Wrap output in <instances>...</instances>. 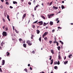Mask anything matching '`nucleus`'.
<instances>
[{
    "label": "nucleus",
    "mask_w": 73,
    "mask_h": 73,
    "mask_svg": "<svg viewBox=\"0 0 73 73\" xmlns=\"http://www.w3.org/2000/svg\"><path fill=\"white\" fill-rule=\"evenodd\" d=\"M32 53H33L34 54L35 53V51L34 50H33V52H32Z\"/></svg>",
    "instance_id": "53"
},
{
    "label": "nucleus",
    "mask_w": 73,
    "mask_h": 73,
    "mask_svg": "<svg viewBox=\"0 0 73 73\" xmlns=\"http://www.w3.org/2000/svg\"><path fill=\"white\" fill-rule=\"evenodd\" d=\"M46 25V24L45 23H44L43 26H45Z\"/></svg>",
    "instance_id": "36"
},
{
    "label": "nucleus",
    "mask_w": 73,
    "mask_h": 73,
    "mask_svg": "<svg viewBox=\"0 0 73 73\" xmlns=\"http://www.w3.org/2000/svg\"><path fill=\"white\" fill-rule=\"evenodd\" d=\"M9 16L8 15H7V19H9Z\"/></svg>",
    "instance_id": "46"
},
{
    "label": "nucleus",
    "mask_w": 73,
    "mask_h": 73,
    "mask_svg": "<svg viewBox=\"0 0 73 73\" xmlns=\"http://www.w3.org/2000/svg\"><path fill=\"white\" fill-rule=\"evenodd\" d=\"M19 14V12L18 13H17V15H18Z\"/></svg>",
    "instance_id": "59"
},
{
    "label": "nucleus",
    "mask_w": 73,
    "mask_h": 73,
    "mask_svg": "<svg viewBox=\"0 0 73 73\" xmlns=\"http://www.w3.org/2000/svg\"><path fill=\"white\" fill-rule=\"evenodd\" d=\"M53 60H53V59L51 60V63H50V64L51 65H52V64H53Z\"/></svg>",
    "instance_id": "9"
},
{
    "label": "nucleus",
    "mask_w": 73,
    "mask_h": 73,
    "mask_svg": "<svg viewBox=\"0 0 73 73\" xmlns=\"http://www.w3.org/2000/svg\"><path fill=\"white\" fill-rule=\"evenodd\" d=\"M58 62L57 63V64L58 65H59L60 64V62L59 61H58Z\"/></svg>",
    "instance_id": "33"
},
{
    "label": "nucleus",
    "mask_w": 73,
    "mask_h": 73,
    "mask_svg": "<svg viewBox=\"0 0 73 73\" xmlns=\"http://www.w3.org/2000/svg\"><path fill=\"white\" fill-rule=\"evenodd\" d=\"M51 53H52V54H54V51H53V50H51Z\"/></svg>",
    "instance_id": "17"
},
{
    "label": "nucleus",
    "mask_w": 73,
    "mask_h": 73,
    "mask_svg": "<svg viewBox=\"0 0 73 73\" xmlns=\"http://www.w3.org/2000/svg\"><path fill=\"white\" fill-rule=\"evenodd\" d=\"M30 69L31 70H32V67L30 68Z\"/></svg>",
    "instance_id": "60"
},
{
    "label": "nucleus",
    "mask_w": 73,
    "mask_h": 73,
    "mask_svg": "<svg viewBox=\"0 0 73 73\" xmlns=\"http://www.w3.org/2000/svg\"><path fill=\"white\" fill-rule=\"evenodd\" d=\"M68 61H65L64 62V64L65 65L66 64H68Z\"/></svg>",
    "instance_id": "15"
},
{
    "label": "nucleus",
    "mask_w": 73,
    "mask_h": 73,
    "mask_svg": "<svg viewBox=\"0 0 73 73\" xmlns=\"http://www.w3.org/2000/svg\"><path fill=\"white\" fill-rule=\"evenodd\" d=\"M31 3L30 1L28 3V4H29V5H31Z\"/></svg>",
    "instance_id": "25"
},
{
    "label": "nucleus",
    "mask_w": 73,
    "mask_h": 73,
    "mask_svg": "<svg viewBox=\"0 0 73 73\" xmlns=\"http://www.w3.org/2000/svg\"><path fill=\"white\" fill-rule=\"evenodd\" d=\"M49 42L50 43V44H51L52 43V41L50 40Z\"/></svg>",
    "instance_id": "43"
},
{
    "label": "nucleus",
    "mask_w": 73,
    "mask_h": 73,
    "mask_svg": "<svg viewBox=\"0 0 73 73\" xmlns=\"http://www.w3.org/2000/svg\"><path fill=\"white\" fill-rule=\"evenodd\" d=\"M59 42L61 43V44L63 45L64 44L63 42H62L61 40H60Z\"/></svg>",
    "instance_id": "20"
},
{
    "label": "nucleus",
    "mask_w": 73,
    "mask_h": 73,
    "mask_svg": "<svg viewBox=\"0 0 73 73\" xmlns=\"http://www.w3.org/2000/svg\"><path fill=\"white\" fill-rule=\"evenodd\" d=\"M51 15V16H52L54 15V14H51V15Z\"/></svg>",
    "instance_id": "62"
},
{
    "label": "nucleus",
    "mask_w": 73,
    "mask_h": 73,
    "mask_svg": "<svg viewBox=\"0 0 73 73\" xmlns=\"http://www.w3.org/2000/svg\"><path fill=\"white\" fill-rule=\"evenodd\" d=\"M38 23H39V26H40L42 25H43V22L42 21L38 22Z\"/></svg>",
    "instance_id": "4"
},
{
    "label": "nucleus",
    "mask_w": 73,
    "mask_h": 73,
    "mask_svg": "<svg viewBox=\"0 0 73 73\" xmlns=\"http://www.w3.org/2000/svg\"><path fill=\"white\" fill-rule=\"evenodd\" d=\"M10 8L11 9H13V7H12V6H10Z\"/></svg>",
    "instance_id": "51"
},
{
    "label": "nucleus",
    "mask_w": 73,
    "mask_h": 73,
    "mask_svg": "<svg viewBox=\"0 0 73 73\" xmlns=\"http://www.w3.org/2000/svg\"><path fill=\"white\" fill-rule=\"evenodd\" d=\"M5 44V43H3V42L1 43V46H2V48H3H3L4 47Z\"/></svg>",
    "instance_id": "5"
},
{
    "label": "nucleus",
    "mask_w": 73,
    "mask_h": 73,
    "mask_svg": "<svg viewBox=\"0 0 73 73\" xmlns=\"http://www.w3.org/2000/svg\"><path fill=\"white\" fill-rule=\"evenodd\" d=\"M62 3H64V1H62Z\"/></svg>",
    "instance_id": "57"
},
{
    "label": "nucleus",
    "mask_w": 73,
    "mask_h": 73,
    "mask_svg": "<svg viewBox=\"0 0 73 73\" xmlns=\"http://www.w3.org/2000/svg\"><path fill=\"white\" fill-rule=\"evenodd\" d=\"M60 22V21L59 20H58V21L57 22V23H59Z\"/></svg>",
    "instance_id": "56"
},
{
    "label": "nucleus",
    "mask_w": 73,
    "mask_h": 73,
    "mask_svg": "<svg viewBox=\"0 0 73 73\" xmlns=\"http://www.w3.org/2000/svg\"><path fill=\"white\" fill-rule=\"evenodd\" d=\"M33 4L35 5V4H36V1H35V0H34V1H33Z\"/></svg>",
    "instance_id": "16"
},
{
    "label": "nucleus",
    "mask_w": 73,
    "mask_h": 73,
    "mask_svg": "<svg viewBox=\"0 0 73 73\" xmlns=\"http://www.w3.org/2000/svg\"><path fill=\"white\" fill-rule=\"evenodd\" d=\"M66 59V56H65L64 58V60H65Z\"/></svg>",
    "instance_id": "64"
},
{
    "label": "nucleus",
    "mask_w": 73,
    "mask_h": 73,
    "mask_svg": "<svg viewBox=\"0 0 73 73\" xmlns=\"http://www.w3.org/2000/svg\"><path fill=\"white\" fill-rule=\"evenodd\" d=\"M59 19L58 18H57L56 20V21H57Z\"/></svg>",
    "instance_id": "63"
},
{
    "label": "nucleus",
    "mask_w": 73,
    "mask_h": 73,
    "mask_svg": "<svg viewBox=\"0 0 73 73\" xmlns=\"http://www.w3.org/2000/svg\"><path fill=\"white\" fill-rule=\"evenodd\" d=\"M5 30L7 31L8 30V27H7V28H5Z\"/></svg>",
    "instance_id": "39"
},
{
    "label": "nucleus",
    "mask_w": 73,
    "mask_h": 73,
    "mask_svg": "<svg viewBox=\"0 0 73 73\" xmlns=\"http://www.w3.org/2000/svg\"><path fill=\"white\" fill-rule=\"evenodd\" d=\"M54 64H56V65L57 64V62H55L54 63Z\"/></svg>",
    "instance_id": "34"
},
{
    "label": "nucleus",
    "mask_w": 73,
    "mask_h": 73,
    "mask_svg": "<svg viewBox=\"0 0 73 73\" xmlns=\"http://www.w3.org/2000/svg\"><path fill=\"white\" fill-rule=\"evenodd\" d=\"M53 9H56V10L58 9V7H56L53 6Z\"/></svg>",
    "instance_id": "8"
},
{
    "label": "nucleus",
    "mask_w": 73,
    "mask_h": 73,
    "mask_svg": "<svg viewBox=\"0 0 73 73\" xmlns=\"http://www.w3.org/2000/svg\"><path fill=\"white\" fill-rule=\"evenodd\" d=\"M7 56H9L10 54V53L9 52H7Z\"/></svg>",
    "instance_id": "40"
},
{
    "label": "nucleus",
    "mask_w": 73,
    "mask_h": 73,
    "mask_svg": "<svg viewBox=\"0 0 73 73\" xmlns=\"http://www.w3.org/2000/svg\"><path fill=\"white\" fill-rule=\"evenodd\" d=\"M52 3H53V1H52V2H51L50 3V5H49V6H51L52 5Z\"/></svg>",
    "instance_id": "26"
},
{
    "label": "nucleus",
    "mask_w": 73,
    "mask_h": 73,
    "mask_svg": "<svg viewBox=\"0 0 73 73\" xmlns=\"http://www.w3.org/2000/svg\"><path fill=\"white\" fill-rule=\"evenodd\" d=\"M31 36H32L31 37V38L32 39H33V36H34V35H31Z\"/></svg>",
    "instance_id": "29"
},
{
    "label": "nucleus",
    "mask_w": 73,
    "mask_h": 73,
    "mask_svg": "<svg viewBox=\"0 0 73 73\" xmlns=\"http://www.w3.org/2000/svg\"><path fill=\"white\" fill-rule=\"evenodd\" d=\"M57 48H58V49L59 50H60V46H58V47H57Z\"/></svg>",
    "instance_id": "30"
},
{
    "label": "nucleus",
    "mask_w": 73,
    "mask_h": 73,
    "mask_svg": "<svg viewBox=\"0 0 73 73\" xmlns=\"http://www.w3.org/2000/svg\"><path fill=\"white\" fill-rule=\"evenodd\" d=\"M37 22H38V21L37 20L36 21H35V22H34L33 23H37Z\"/></svg>",
    "instance_id": "37"
},
{
    "label": "nucleus",
    "mask_w": 73,
    "mask_h": 73,
    "mask_svg": "<svg viewBox=\"0 0 73 73\" xmlns=\"http://www.w3.org/2000/svg\"><path fill=\"white\" fill-rule=\"evenodd\" d=\"M2 72V69L0 68V72Z\"/></svg>",
    "instance_id": "41"
},
{
    "label": "nucleus",
    "mask_w": 73,
    "mask_h": 73,
    "mask_svg": "<svg viewBox=\"0 0 73 73\" xmlns=\"http://www.w3.org/2000/svg\"><path fill=\"white\" fill-rule=\"evenodd\" d=\"M5 26H4L3 27V28L4 29L5 28Z\"/></svg>",
    "instance_id": "50"
},
{
    "label": "nucleus",
    "mask_w": 73,
    "mask_h": 73,
    "mask_svg": "<svg viewBox=\"0 0 73 73\" xmlns=\"http://www.w3.org/2000/svg\"><path fill=\"white\" fill-rule=\"evenodd\" d=\"M4 0H1V1L2 3H3L4 2Z\"/></svg>",
    "instance_id": "52"
},
{
    "label": "nucleus",
    "mask_w": 73,
    "mask_h": 73,
    "mask_svg": "<svg viewBox=\"0 0 73 73\" xmlns=\"http://www.w3.org/2000/svg\"><path fill=\"white\" fill-rule=\"evenodd\" d=\"M36 7H35L34 8V11H36Z\"/></svg>",
    "instance_id": "54"
},
{
    "label": "nucleus",
    "mask_w": 73,
    "mask_h": 73,
    "mask_svg": "<svg viewBox=\"0 0 73 73\" xmlns=\"http://www.w3.org/2000/svg\"><path fill=\"white\" fill-rule=\"evenodd\" d=\"M6 4H7V5H8L9 4V3L8 2H6Z\"/></svg>",
    "instance_id": "45"
},
{
    "label": "nucleus",
    "mask_w": 73,
    "mask_h": 73,
    "mask_svg": "<svg viewBox=\"0 0 73 73\" xmlns=\"http://www.w3.org/2000/svg\"><path fill=\"white\" fill-rule=\"evenodd\" d=\"M3 20L4 23H5V20L4 19V18H3Z\"/></svg>",
    "instance_id": "24"
},
{
    "label": "nucleus",
    "mask_w": 73,
    "mask_h": 73,
    "mask_svg": "<svg viewBox=\"0 0 73 73\" xmlns=\"http://www.w3.org/2000/svg\"><path fill=\"white\" fill-rule=\"evenodd\" d=\"M55 31V30L54 29H53L52 30V33H53Z\"/></svg>",
    "instance_id": "48"
},
{
    "label": "nucleus",
    "mask_w": 73,
    "mask_h": 73,
    "mask_svg": "<svg viewBox=\"0 0 73 73\" xmlns=\"http://www.w3.org/2000/svg\"><path fill=\"white\" fill-rule=\"evenodd\" d=\"M8 19L9 21H10V20L9 18H8Z\"/></svg>",
    "instance_id": "61"
},
{
    "label": "nucleus",
    "mask_w": 73,
    "mask_h": 73,
    "mask_svg": "<svg viewBox=\"0 0 73 73\" xmlns=\"http://www.w3.org/2000/svg\"><path fill=\"white\" fill-rule=\"evenodd\" d=\"M61 8H62V10H63V9H64L65 7H64V6L63 5H62Z\"/></svg>",
    "instance_id": "19"
},
{
    "label": "nucleus",
    "mask_w": 73,
    "mask_h": 73,
    "mask_svg": "<svg viewBox=\"0 0 73 73\" xmlns=\"http://www.w3.org/2000/svg\"><path fill=\"white\" fill-rule=\"evenodd\" d=\"M57 42L56 41V40H55L53 42V43L54 44L56 43V42Z\"/></svg>",
    "instance_id": "35"
},
{
    "label": "nucleus",
    "mask_w": 73,
    "mask_h": 73,
    "mask_svg": "<svg viewBox=\"0 0 73 73\" xmlns=\"http://www.w3.org/2000/svg\"><path fill=\"white\" fill-rule=\"evenodd\" d=\"M56 43L57 44H56L57 46H58V45H59V43L57 42Z\"/></svg>",
    "instance_id": "44"
},
{
    "label": "nucleus",
    "mask_w": 73,
    "mask_h": 73,
    "mask_svg": "<svg viewBox=\"0 0 73 73\" xmlns=\"http://www.w3.org/2000/svg\"><path fill=\"white\" fill-rule=\"evenodd\" d=\"M19 41H20V42L21 43L22 42V38H20L19 39Z\"/></svg>",
    "instance_id": "22"
},
{
    "label": "nucleus",
    "mask_w": 73,
    "mask_h": 73,
    "mask_svg": "<svg viewBox=\"0 0 73 73\" xmlns=\"http://www.w3.org/2000/svg\"><path fill=\"white\" fill-rule=\"evenodd\" d=\"M58 29H61L62 28H61V27H58Z\"/></svg>",
    "instance_id": "49"
},
{
    "label": "nucleus",
    "mask_w": 73,
    "mask_h": 73,
    "mask_svg": "<svg viewBox=\"0 0 73 73\" xmlns=\"http://www.w3.org/2000/svg\"><path fill=\"white\" fill-rule=\"evenodd\" d=\"M5 60H3L2 61V65H4L5 64Z\"/></svg>",
    "instance_id": "7"
},
{
    "label": "nucleus",
    "mask_w": 73,
    "mask_h": 73,
    "mask_svg": "<svg viewBox=\"0 0 73 73\" xmlns=\"http://www.w3.org/2000/svg\"><path fill=\"white\" fill-rule=\"evenodd\" d=\"M26 14H24L23 16V19H24V18H25L26 17Z\"/></svg>",
    "instance_id": "10"
},
{
    "label": "nucleus",
    "mask_w": 73,
    "mask_h": 73,
    "mask_svg": "<svg viewBox=\"0 0 73 73\" xmlns=\"http://www.w3.org/2000/svg\"><path fill=\"white\" fill-rule=\"evenodd\" d=\"M39 6L40 5H37L35 7H36V8L39 7Z\"/></svg>",
    "instance_id": "38"
},
{
    "label": "nucleus",
    "mask_w": 73,
    "mask_h": 73,
    "mask_svg": "<svg viewBox=\"0 0 73 73\" xmlns=\"http://www.w3.org/2000/svg\"><path fill=\"white\" fill-rule=\"evenodd\" d=\"M50 58L49 59L50 60H51L52 59V56H50Z\"/></svg>",
    "instance_id": "47"
},
{
    "label": "nucleus",
    "mask_w": 73,
    "mask_h": 73,
    "mask_svg": "<svg viewBox=\"0 0 73 73\" xmlns=\"http://www.w3.org/2000/svg\"><path fill=\"white\" fill-rule=\"evenodd\" d=\"M2 34L3 36H6L7 35V32H3Z\"/></svg>",
    "instance_id": "3"
},
{
    "label": "nucleus",
    "mask_w": 73,
    "mask_h": 73,
    "mask_svg": "<svg viewBox=\"0 0 73 73\" xmlns=\"http://www.w3.org/2000/svg\"><path fill=\"white\" fill-rule=\"evenodd\" d=\"M51 16H52L51 15H48L49 18V19L51 17Z\"/></svg>",
    "instance_id": "32"
},
{
    "label": "nucleus",
    "mask_w": 73,
    "mask_h": 73,
    "mask_svg": "<svg viewBox=\"0 0 73 73\" xmlns=\"http://www.w3.org/2000/svg\"><path fill=\"white\" fill-rule=\"evenodd\" d=\"M27 43L28 45L30 46H31L32 44V43L31 42V41L29 40H28L27 42Z\"/></svg>",
    "instance_id": "2"
},
{
    "label": "nucleus",
    "mask_w": 73,
    "mask_h": 73,
    "mask_svg": "<svg viewBox=\"0 0 73 73\" xmlns=\"http://www.w3.org/2000/svg\"><path fill=\"white\" fill-rule=\"evenodd\" d=\"M32 27L33 28L35 29V25H33L32 26Z\"/></svg>",
    "instance_id": "27"
},
{
    "label": "nucleus",
    "mask_w": 73,
    "mask_h": 73,
    "mask_svg": "<svg viewBox=\"0 0 73 73\" xmlns=\"http://www.w3.org/2000/svg\"><path fill=\"white\" fill-rule=\"evenodd\" d=\"M41 17L42 19H45V18L44 17V16H42Z\"/></svg>",
    "instance_id": "23"
},
{
    "label": "nucleus",
    "mask_w": 73,
    "mask_h": 73,
    "mask_svg": "<svg viewBox=\"0 0 73 73\" xmlns=\"http://www.w3.org/2000/svg\"><path fill=\"white\" fill-rule=\"evenodd\" d=\"M48 32H45L44 33V34L43 35H42V37L43 38H44V40L46 41L48 39V38L47 37H45L44 38V37L46 36L48 34Z\"/></svg>",
    "instance_id": "1"
},
{
    "label": "nucleus",
    "mask_w": 73,
    "mask_h": 73,
    "mask_svg": "<svg viewBox=\"0 0 73 73\" xmlns=\"http://www.w3.org/2000/svg\"><path fill=\"white\" fill-rule=\"evenodd\" d=\"M13 3L14 4H17V2L15 1H13Z\"/></svg>",
    "instance_id": "14"
},
{
    "label": "nucleus",
    "mask_w": 73,
    "mask_h": 73,
    "mask_svg": "<svg viewBox=\"0 0 73 73\" xmlns=\"http://www.w3.org/2000/svg\"><path fill=\"white\" fill-rule=\"evenodd\" d=\"M36 32L37 34H39L40 31L39 30H36Z\"/></svg>",
    "instance_id": "13"
},
{
    "label": "nucleus",
    "mask_w": 73,
    "mask_h": 73,
    "mask_svg": "<svg viewBox=\"0 0 73 73\" xmlns=\"http://www.w3.org/2000/svg\"><path fill=\"white\" fill-rule=\"evenodd\" d=\"M58 58L59 60H60L61 59V57L60 56V54H58Z\"/></svg>",
    "instance_id": "6"
},
{
    "label": "nucleus",
    "mask_w": 73,
    "mask_h": 73,
    "mask_svg": "<svg viewBox=\"0 0 73 73\" xmlns=\"http://www.w3.org/2000/svg\"><path fill=\"white\" fill-rule=\"evenodd\" d=\"M23 46L25 48H26L27 47V46L26 44H23Z\"/></svg>",
    "instance_id": "12"
},
{
    "label": "nucleus",
    "mask_w": 73,
    "mask_h": 73,
    "mask_svg": "<svg viewBox=\"0 0 73 73\" xmlns=\"http://www.w3.org/2000/svg\"><path fill=\"white\" fill-rule=\"evenodd\" d=\"M50 25L51 26L53 25V22H52V21H50Z\"/></svg>",
    "instance_id": "11"
},
{
    "label": "nucleus",
    "mask_w": 73,
    "mask_h": 73,
    "mask_svg": "<svg viewBox=\"0 0 73 73\" xmlns=\"http://www.w3.org/2000/svg\"><path fill=\"white\" fill-rule=\"evenodd\" d=\"M15 31L16 32V33L19 34V32L18 31H17V30H15Z\"/></svg>",
    "instance_id": "31"
},
{
    "label": "nucleus",
    "mask_w": 73,
    "mask_h": 73,
    "mask_svg": "<svg viewBox=\"0 0 73 73\" xmlns=\"http://www.w3.org/2000/svg\"><path fill=\"white\" fill-rule=\"evenodd\" d=\"M57 68V66H55L54 67L55 69H56Z\"/></svg>",
    "instance_id": "42"
},
{
    "label": "nucleus",
    "mask_w": 73,
    "mask_h": 73,
    "mask_svg": "<svg viewBox=\"0 0 73 73\" xmlns=\"http://www.w3.org/2000/svg\"><path fill=\"white\" fill-rule=\"evenodd\" d=\"M41 37H40L39 38V40L40 42H41Z\"/></svg>",
    "instance_id": "21"
},
{
    "label": "nucleus",
    "mask_w": 73,
    "mask_h": 73,
    "mask_svg": "<svg viewBox=\"0 0 73 73\" xmlns=\"http://www.w3.org/2000/svg\"><path fill=\"white\" fill-rule=\"evenodd\" d=\"M30 66V64H28V66Z\"/></svg>",
    "instance_id": "58"
},
{
    "label": "nucleus",
    "mask_w": 73,
    "mask_h": 73,
    "mask_svg": "<svg viewBox=\"0 0 73 73\" xmlns=\"http://www.w3.org/2000/svg\"><path fill=\"white\" fill-rule=\"evenodd\" d=\"M24 70L25 71V72H28V70L26 68H25V69H24Z\"/></svg>",
    "instance_id": "28"
},
{
    "label": "nucleus",
    "mask_w": 73,
    "mask_h": 73,
    "mask_svg": "<svg viewBox=\"0 0 73 73\" xmlns=\"http://www.w3.org/2000/svg\"><path fill=\"white\" fill-rule=\"evenodd\" d=\"M72 56V54H70L69 55V58H71L72 57H71V56Z\"/></svg>",
    "instance_id": "18"
},
{
    "label": "nucleus",
    "mask_w": 73,
    "mask_h": 73,
    "mask_svg": "<svg viewBox=\"0 0 73 73\" xmlns=\"http://www.w3.org/2000/svg\"><path fill=\"white\" fill-rule=\"evenodd\" d=\"M0 50H2V47H1V46H0Z\"/></svg>",
    "instance_id": "55"
}]
</instances>
